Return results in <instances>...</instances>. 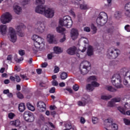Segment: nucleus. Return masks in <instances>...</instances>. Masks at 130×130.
<instances>
[{
    "mask_svg": "<svg viewBox=\"0 0 130 130\" xmlns=\"http://www.w3.org/2000/svg\"><path fill=\"white\" fill-rule=\"evenodd\" d=\"M80 42L84 43V47L80 46L79 50L80 52H85L86 47H87V54L88 56H92L94 54V48L91 45H89V41L88 39L85 37H81L80 39Z\"/></svg>",
    "mask_w": 130,
    "mask_h": 130,
    "instance_id": "obj_1",
    "label": "nucleus"
},
{
    "mask_svg": "<svg viewBox=\"0 0 130 130\" xmlns=\"http://www.w3.org/2000/svg\"><path fill=\"white\" fill-rule=\"evenodd\" d=\"M32 40L34 41V45L32 46V50L34 52H37L40 48H42L44 46V39L39 36L34 35L31 37Z\"/></svg>",
    "mask_w": 130,
    "mask_h": 130,
    "instance_id": "obj_2",
    "label": "nucleus"
},
{
    "mask_svg": "<svg viewBox=\"0 0 130 130\" xmlns=\"http://www.w3.org/2000/svg\"><path fill=\"white\" fill-rule=\"evenodd\" d=\"M108 16L105 12H101L98 15L96 20V24L98 27H102L107 23Z\"/></svg>",
    "mask_w": 130,
    "mask_h": 130,
    "instance_id": "obj_3",
    "label": "nucleus"
},
{
    "mask_svg": "<svg viewBox=\"0 0 130 130\" xmlns=\"http://www.w3.org/2000/svg\"><path fill=\"white\" fill-rule=\"evenodd\" d=\"M121 82H122V79L120 75L114 74L112 77L111 83L117 89L122 88L123 86L121 85Z\"/></svg>",
    "mask_w": 130,
    "mask_h": 130,
    "instance_id": "obj_4",
    "label": "nucleus"
},
{
    "mask_svg": "<svg viewBox=\"0 0 130 130\" xmlns=\"http://www.w3.org/2000/svg\"><path fill=\"white\" fill-rule=\"evenodd\" d=\"M59 25L64 26L67 28H71L73 25V21L70 16H65L59 19Z\"/></svg>",
    "mask_w": 130,
    "mask_h": 130,
    "instance_id": "obj_5",
    "label": "nucleus"
},
{
    "mask_svg": "<svg viewBox=\"0 0 130 130\" xmlns=\"http://www.w3.org/2000/svg\"><path fill=\"white\" fill-rule=\"evenodd\" d=\"M91 64L88 61H83L80 64V67L79 69V71L81 75L85 76V75H87L89 73V68Z\"/></svg>",
    "mask_w": 130,
    "mask_h": 130,
    "instance_id": "obj_6",
    "label": "nucleus"
},
{
    "mask_svg": "<svg viewBox=\"0 0 130 130\" xmlns=\"http://www.w3.org/2000/svg\"><path fill=\"white\" fill-rule=\"evenodd\" d=\"M120 51L113 47L109 48L107 51V56L109 58H116L119 55Z\"/></svg>",
    "mask_w": 130,
    "mask_h": 130,
    "instance_id": "obj_7",
    "label": "nucleus"
},
{
    "mask_svg": "<svg viewBox=\"0 0 130 130\" xmlns=\"http://www.w3.org/2000/svg\"><path fill=\"white\" fill-rule=\"evenodd\" d=\"M121 72L123 73L125 76L124 79L123 80V84L127 88L130 87V71H127V69L123 68L121 70Z\"/></svg>",
    "mask_w": 130,
    "mask_h": 130,
    "instance_id": "obj_8",
    "label": "nucleus"
},
{
    "mask_svg": "<svg viewBox=\"0 0 130 130\" xmlns=\"http://www.w3.org/2000/svg\"><path fill=\"white\" fill-rule=\"evenodd\" d=\"M34 30L37 33H43V32H44V31L45 30V25H44V21L38 20L36 23Z\"/></svg>",
    "mask_w": 130,
    "mask_h": 130,
    "instance_id": "obj_9",
    "label": "nucleus"
},
{
    "mask_svg": "<svg viewBox=\"0 0 130 130\" xmlns=\"http://www.w3.org/2000/svg\"><path fill=\"white\" fill-rule=\"evenodd\" d=\"M23 117L25 120H26V121H28V122H33V121H34L35 120V117H34L33 113L28 111H26L24 113Z\"/></svg>",
    "mask_w": 130,
    "mask_h": 130,
    "instance_id": "obj_10",
    "label": "nucleus"
},
{
    "mask_svg": "<svg viewBox=\"0 0 130 130\" xmlns=\"http://www.w3.org/2000/svg\"><path fill=\"white\" fill-rule=\"evenodd\" d=\"M0 20L2 24H7V23L11 22L12 15L9 12L6 13L2 16Z\"/></svg>",
    "mask_w": 130,
    "mask_h": 130,
    "instance_id": "obj_11",
    "label": "nucleus"
},
{
    "mask_svg": "<svg viewBox=\"0 0 130 130\" xmlns=\"http://www.w3.org/2000/svg\"><path fill=\"white\" fill-rule=\"evenodd\" d=\"M91 101V98L90 96L86 95L81 99V101H79L77 102L78 106L84 107L86 106L87 103H89Z\"/></svg>",
    "mask_w": 130,
    "mask_h": 130,
    "instance_id": "obj_12",
    "label": "nucleus"
},
{
    "mask_svg": "<svg viewBox=\"0 0 130 130\" xmlns=\"http://www.w3.org/2000/svg\"><path fill=\"white\" fill-rule=\"evenodd\" d=\"M25 29L26 26L23 23H20L16 27V30L18 32L19 36L20 37H24L25 36L24 30Z\"/></svg>",
    "mask_w": 130,
    "mask_h": 130,
    "instance_id": "obj_13",
    "label": "nucleus"
},
{
    "mask_svg": "<svg viewBox=\"0 0 130 130\" xmlns=\"http://www.w3.org/2000/svg\"><path fill=\"white\" fill-rule=\"evenodd\" d=\"M54 10L51 8H46L43 15L48 19H51L54 17Z\"/></svg>",
    "mask_w": 130,
    "mask_h": 130,
    "instance_id": "obj_14",
    "label": "nucleus"
},
{
    "mask_svg": "<svg viewBox=\"0 0 130 130\" xmlns=\"http://www.w3.org/2000/svg\"><path fill=\"white\" fill-rule=\"evenodd\" d=\"M9 38L10 39V41L15 43L16 41H17V34H16V31L15 29L12 27H10L9 30Z\"/></svg>",
    "mask_w": 130,
    "mask_h": 130,
    "instance_id": "obj_15",
    "label": "nucleus"
},
{
    "mask_svg": "<svg viewBox=\"0 0 130 130\" xmlns=\"http://www.w3.org/2000/svg\"><path fill=\"white\" fill-rule=\"evenodd\" d=\"M38 110L40 112H44L46 110V105L44 102L40 101L37 103Z\"/></svg>",
    "mask_w": 130,
    "mask_h": 130,
    "instance_id": "obj_16",
    "label": "nucleus"
},
{
    "mask_svg": "<svg viewBox=\"0 0 130 130\" xmlns=\"http://www.w3.org/2000/svg\"><path fill=\"white\" fill-rule=\"evenodd\" d=\"M54 35L52 34H49L47 35V41L50 44H52L54 43L55 44H56L57 43V41L54 39Z\"/></svg>",
    "mask_w": 130,
    "mask_h": 130,
    "instance_id": "obj_17",
    "label": "nucleus"
},
{
    "mask_svg": "<svg viewBox=\"0 0 130 130\" xmlns=\"http://www.w3.org/2000/svg\"><path fill=\"white\" fill-rule=\"evenodd\" d=\"M46 8L44 7L43 5H39L35 9L36 13L38 14H41V15H43L44 14V12L45 11V9Z\"/></svg>",
    "mask_w": 130,
    "mask_h": 130,
    "instance_id": "obj_18",
    "label": "nucleus"
},
{
    "mask_svg": "<svg viewBox=\"0 0 130 130\" xmlns=\"http://www.w3.org/2000/svg\"><path fill=\"white\" fill-rule=\"evenodd\" d=\"M112 120H113L111 118H109L105 120L104 121L106 123H110L111 124L110 126L112 129L117 130V128H118L117 124L112 123Z\"/></svg>",
    "mask_w": 130,
    "mask_h": 130,
    "instance_id": "obj_19",
    "label": "nucleus"
},
{
    "mask_svg": "<svg viewBox=\"0 0 130 130\" xmlns=\"http://www.w3.org/2000/svg\"><path fill=\"white\" fill-rule=\"evenodd\" d=\"M70 36L73 40H76L79 36V31L75 28L71 29Z\"/></svg>",
    "mask_w": 130,
    "mask_h": 130,
    "instance_id": "obj_20",
    "label": "nucleus"
},
{
    "mask_svg": "<svg viewBox=\"0 0 130 130\" xmlns=\"http://www.w3.org/2000/svg\"><path fill=\"white\" fill-rule=\"evenodd\" d=\"M124 15L126 18H130V2L126 3L124 6Z\"/></svg>",
    "mask_w": 130,
    "mask_h": 130,
    "instance_id": "obj_21",
    "label": "nucleus"
},
{
    "mask_svg": "<svg viewBox=\"0 0 130 130\" xmlns=\"http://www.w3.org/2000/svg\"><path fill=\"white\" fill-rule=\"evenodd\" d=\"M13 11L15 14L20 15L22 13V7L15 4L13 6Z\"/></svg>",
    "mask_w": 130,
    "mask_h": 130,
    "instance_id": "obj_22",
    "label": "nucleus"
},
{
    "mask_svg": "<svg viewBox=\"0 0 130 130\" xmlns=\"http://www.w3.org/2000/svg\"><path fill=\"white\" fill-rule=\"evenodd\" d=\"M67 52L70 55H74L77 53V48L76 47H70L67 50Z\"/></svg>",
    "mask_w": 130,
    "mask_h": 130,
    "instance_id": "obj_23",
    "label": "nucleus"
},
{
    "mask_svg": "<svg viewBox=\"0 0 130 130\" xmlns=\"http://www.w3.org/2000/svg\"><path fill=\"white\" fill-rule=\"evenodd\" d=\"M10 80L12 81V82H17V83H20L21 82V78L19 75L16 74L14 76H10Z\"/></svg>",
    "mask_w": 130,
    "mask_h": 130,
    "instance_id": "obj_24",
    "label": "nucleus"
},
{
    "mask_svg": "<svg viewBox=\"0 0 130 130\" xmlns=\"http://www.w3.org/2000/svg\"><path fill=\"white\" fill-rule=\"evenodd\" d=\"M0 30L2 35H5L8 32V27L6 25H1L0 26Z\"/></svg>",
    "mask_w": 130,
    "mask_h": 130,
    "instance_id": "obj_25",
    "label": "nucleus"
},
{
    "mask_svg": "<svg viewBox=\"0 0 130 130\" xmlns=\"http://www.w3.org/2000/svg\"><path fill=\"white\" fill-rule=\"evenodd\" d=\"M11 125H13L14 126H16V127L19 126L20 124H21V122L20 120H16L15 121H12L10 122Z\"/></svg>",
    "mask_w": 130,
    "mask_h": 130,
    "instance_id": "obj_26",
    "label": "nucleus"
},
{
    "mask_svg": "<svg viewBox=\"0 0 130 130\" xmlns=\"http://www.w3.org/2000/svg\"><path fill=\"white\" fill-rule=\"evenodd\" d=\"M56 31L58 33H61V34H63V33L66 32V29L63 27L58 26L56 28Z\"/></svg>",
    "mask_w": 130,
    "mask_h": 130,
    "instance_id": "obj_27",
    "label": "nucleus"
},
{
    "mask_svg": "<svg viewBox=\"0 0 130 130\" xmlns=\"http://www.w3.org/2000/svg\"><path fill=\"white\" fill-rule=\"evenodd\" d=\"M54 52L56 54H59V53H61L62 52V50L59 47H54Z\"/></svg>",
    "mask_w": 130,
    "mask_h": 130,
    "instance_id": "obj_28",
    "label": "nucleus"
},
{
    "mask_svg": "<svg viewBox=\"0 0 130 130\" xmlns=\"http://www.w3.org/2000/svg\"><path fill=\"white\" fill-rule=\"evenodd\" d=\"M112 98V95H106L103 94L101 95V99H102V100H109V99H111Z\"/></svg>",
    "mask_w": 130,
    "mask_h": 130,
    "instance_id": "obj_29",
    "label": "nucleus"
},
{
    "mask_svg": "<svg viewBox=\"0 0 130 130\" xmlns=\"http://www.w3.org/2000/svg\"><path fill=\"white\" fill-rule=\"evenodd\" d=\"M95 81H97V77L95 76H91L89 77L87 79V82H94Z\"/></svg>",
    "mask_w": 130,
    "mask_h": 130,
    "instance_id": "obj_30",
    "label": "nucleus"
},
{
    "mask_svg": "<svg viewBox=\"0 0 130 130\" xmlns=\"http://www.w3.org/2000/svg\"><path fill=\"white\" fill-rule=\"evenodd\" d=\"M86 88L87 90L90 91V92H92V91L94 90L95 89L91 83L87 84Z\"/></svg>",
    "mask_w": 130,
    "mask_h": 130,
    "instance_id": "obj_31",
    "label": "nucleus"
},
{
    "mask_svg": "<svg viewBox=\"0 0 130 130\" xmlns=\"http://www.w3.org/2000/svg\"><path fill=\"white\" fill-rule=\"evenodd\" d=\"M18 108L20 112H23V111H24L25 109H26L25 105L23 103H21L20 104H19Z\"/></svg>",
    "mask_w": 130,
    "mask_h": 130,
    "instance_id": "obj_32",
    "label": "nucleus"
},
{
    "mask_svg": "<svg viewBox=\"0 0 130 130\" xmlns=\"http://www.w3.org/2000/svg\"><path fill=\"white\" fill-rule=\"evenodd\" d=\"M60 78L61 80H66L68 78V73L67 72H62L60 75Z\"/></svg>",
    "mask_w": 130,
    "mask_h": 130,
    "instance_id": "obj_33",
    "label": "nucleus"
},
{
    "mask_svg": "<svg viewBox=\"0 0 130 130\" xmlns=\"http://www.w3.org/2000/svg\"><path fill=\"white\" fill-rule=\"evenodd\" d=\"M26 106L29 110H30L31 111H35V107L31 105L29 103L26 104Z\"/></svg>",
    "mask_w": 130,
    "mask_h": 130,
    "instance_id": "obj_34",
    "label": "nucleus"
},
{
    "mask_svg": "<svg viewBox=\"0 0 130 130\" xmlns=\"http://www.w3.org/2000/svg\"><path fill=\"white\" fill-rule=\"evenodd\" d=\"M114 17L116 19H119L121 18V12L120 11H116L114 13Z\"/></svg>",
    "mask_w": 130,
    "mask_h": 130,
    "instance_id": "obj_35",
    "label": "nucleus"
},
{
    "mask_svg": "<svg viewBox=\"0 0 130 130\" xmlns=\"http://www.w3.org/2000/svg\"><path fill=\"white\" fill-rule=\"evenodd\" d=\"M80 9H81V10H88L89 6H88L87 4L83 3L80 5Z\"/></svg>",
    "mask_w": 130,
    "mask_h": 130,
    "instance_id": "obj_36",
    "label": "nucleus"
},
{
    "mask_svg": "<svg viewBox=\"0 0 130 130\" xmlns=\"http://www.w3.org/2000/svg\"><path fill=\"white\" fill-rule=\"evenodd\" d=\"M105 88L106 89V90H108V91H109L110 92H115L116 91V89L112 87V86H111L108 85L106 86Z\"/></svg>",
    "mask_w": 130,
    "mask_h": 130,
    "instance_id": "obj_37",
    "label": "nucleus"
},
{
    "mask_svg": "<svg viewBox=\"0 0 130 130\" xmlns=\"http://www.w3.org/2000/svg\"><path fill=\"white\" fill-rule=\"evenodd\" d=\"M124 107L126 110L130 109V99L127 100L124 104Z\"/></svg>",
    "mask_w": 130,
    "mask_h": 130,
    "instance_id": "obj_38",
    "label": "nucleus"
},
{
    "mask_svg": "<svg viewBox=\"0 0 130 130\" xmlns=\"http://www.w3.org/2000/svg\"><path fill=\"white\" fill-rule=\"evenodd\" d=\"M117 109L118 110H119V111H120L121 113H122V114H124V115H125V108H123L122 107H118L117 108Z\"/></svg>",
    "mask_w": 130,
    "mask_h": 130,
    "instance_id": "obj_39",
    "label": "nucleus"
},
{
    "mask_svg": "<svg viewBox=\"0 0 130 130\" xmlns=\"http://www.w3.org/2000/svg\"><path fill=\"white\" fill-rule=\"evenodd\" d=\"M91 29L92 30V34H96L97 33V27L95 25L92 24L91 25Z\"/></svg>",
    "mask_w": 130,
    "mask_h": 130,
    "instance_id": "obj_40",
    "label": "nucleus"
},
{
    "mask_svg": "<svg viewBox=\"0 0 130 130\" xmlns=\"http://www.w3.org/2000/svg\"><path fill=\"white\" fill-rule=\"evenodd\" d=\"M60 1L61 3V6H68V4L69 3V1L68 0H59Z\"/></svg>",
    "mask_w": 130,
    "mask_h": 130,
    "instance_id": "obj_41",
    "label": "nucleus"
},
{
    "mask_svg": "<svg viewBox=\"0 0 130 130\" xmlns=\"http://www.w3.org/2000/svg\"><path fill=\"white\" fill-rule=\"evenodd\" d=\"M91 84L93 86V88H97L100 86V84L98 82H97L95 81H92L91 82Z\"/></svg>",
    "mask_w": 130,
    "mask_h": 130,
    "instance_id": "obj_42",
    "label": "nucleus"
},
{
    "mask_svg": "<svg viewBox=\"0 0 130 130\" xmlns=\"http://www.w3.org/2000/svg\"><path fill=\"white\" fill-rule=\"evenodd\" d=\"M107 105L109 107H114V106H115V103H114V102L112 101V100H111V101L108 103Z\"/></svg>",
    "mask_w": 130,
    "mask_h": 130,
    "instance_id": "obj_43",
    "label": "nucleus"
},
{
    "mask_svg": "<svg viewBox=\"0 0 130 130\" xmlns=\"http://www.w3.org/2000/svg\"><path fill=\"white\" fill-rule=\"evenodd\" d=\"M120 100H121L120 98H115L112 99V101H113L114 103L120 102Z\"/></svg>",
    "mask_w": 130,
    "mask_h": 130,
    "instance_id": "obj_44",
    "label": "nucleus"
},
{
    "mask_svg": "<svg viewBox=\"0 0 130 130\" xmlns=\"http://www.w3.org/2000/svg\"><path fill=\"white\" fill-rule=\"evenodd\" d=\"M18 56L17 55H15V57H14V59L15 60V61H16L17 62H20V61H22V60H23L24 58H23L22 57L20 58H18Z\"/></svg>",
    "mask_w": 130,
    "mask_h": 130,
    "instance_id": "obj_45",
    "label": "nucleus"
},
{
    "mask_svg": "<svg viewBox=\"0 0 130 130\" xmlns=\"http://www.w3.org/2000/svg\"><path fill=\"white\" fill-rule=\"evenodd\" d=\"M66 40L67 38L66 37V35L63 34L62 37L60 39L59 42H60V43H63Z\"/></svg>",
    "mask_w": 130,
    "mask_h": 130,
    "instance_id": "obj_46",
    "label": "nucleus"
},
{
    "mask_svg": "<svg viewBox=\"0 0 130 130\" xmlns=\"http://www.w3.org/2000/svg\"><path fill=\"white\" fill-rule=\"evenodd\" d=\"M45 3V0H36V4L37 5H44Z\"/></svg>",
    "mask_w": 130,
    "mask_h": 130,
    "instance_id": "obj_47",
    "label": "nucleus"
},
{
    "mask_svg": "<svg viewBox=\"0 0 130 130\" xmlns=\"http://www.w3.org/2000/svg\"><path fill=\"white\" fill-rule=\"evenodd\" d=\"M123 121L126 125H130V120H129L128 119L124 118Z\"/></svg>",
    "mask_w": 130,
    "mask_h": 130,
    "instance_id": "obj_48",
    "label": "nucleus"
},
{
    "mask_svg": "<svg viewBox=\"0 0 130 130\" xmlns=\"http://www.w3.org/2000/svg\"><path fill=\"white\" fill-rule=\"evenodd\" d=\"M92 121L94 124H95V123H97V122H98V121H99V120L98 119V118L97 117H93L92 118Z\"/></svg>",
    "mask_w": 130,
    "mask_h": 130,
    "instance_id": "obj_49",
    "label": "nucleus"
},
{
    "mask_svg": "<svg viewBox=\"0 0 130 130\" xmlns=\"http://www.w3.org/2000/svg\"><path fill=\"white\" fill-rule=\"evenodd\" d=\"M16 95L19 99H23L24 98V95L23 94L21 93V92H18V93H16Z\"/></svg>",
    "mask_w": 130,
    "mask_h": 130,
    "instance_id": "obj_50",
    "label": "nucleus"
},
{
    "mask_svg": "<svg viewBox=\"0 0 130 130\" xmlns=\"http://www.w3.org/2000/svg\"><path fill=\"white\" fill-rule=\"evenodd\" d=\"M15 116H16V115L13 113H10L8 114V117L10 119H13Z\"/></svg>",
    "mask_w": 130,
    "mask_h": 130,
    "instance_id": "obj_51",
    "label": "nucleus"
},
{
    "mask_svg": "<svg viewBox=\"0 0 130 130\" xmlns=\"http://www.w3.org/2000/svg\"><path fill=\"white\" fill-rule=\"evenodd\" d=\"M59 72V68L57 66H55L54 70V73L55 74H56L57 73H58Z\"/></svg>",
    "mask_w": 130,
    "mask_h": 130,
    "instance_id": "obj_52",
    "label": "nucleus"
},
{
    "mask_svg": "<svg viewBox=\"0 0 130 130\" xmlns=\"http://www.w3.org/2000/svg\"><path fill=\"white\" fill-rule=\"evenodd\" d=\"M124 29H125V30H126V31L127 32H130V26H129V25H125V27H124Z\"/></svg>",
    "mask_w": 130,
    "mask_h": 130,
    "instance_id": "obj_53",
    "label": "nucleus"
},
{
    "mask_svg": "<svg viewBox=\"0 0 130 130\" xmlns=\"http://www.w3.org/2000/svg\"><path fill=\"white\" fill-rule=\"evenodd\" d=\"M52 85L53 86H58V82H57V81L56 80H54L52 81Z\"/></svg>",
    "mask_w": 130,
    "mask_h": 130,
    "instance_id": "obj_54",
    "label": "nucleus"
},
{
    "mask_svg": "<svg viewBox=\"0 0 130 130\" xmlns=\"http://www.w3.org/2000/svg\"><path fill=\"white\" fill-rule=\"evenodd\" d=\"M73 88L74 91H78L79 90V85L76 84L73 86Z\"/></svg>",
    "mask_w": 130,
    "mask_h": 130,
    "instance_id": "obj_55",
    "label": "nucleus"
},
{
    "mask_svg": "<svg viewBox=\"0 0 130 130\" xmlns=\"http://www.w3.org/2000/svg\"><path fill=\"white\" fill-rule=\"evenodd\" d=\"M19 53L21 56H22V55H25V51L23 50H20L19 51Z\"/></svg>",
    "mask_w": 130,
    "mask_h": 130,
    "instance_id": "obj_56",
    "label": "nucleus"
},
{
    "mask_svg": "<svg viewBox=\"0 0 130 130\" xmlns=\"http://www.w3.org/2000/svg\"><path fill=\"white\" fill-rule=\"evenodd\" d=\"M20 77L21 78H22L23 79V80H26L27 81V80H29V79H28V78H27V76L25 75H20Z\"/></svg>",
    "mask_w": 130,
    "mask_h": 130,
    "instance_id": "obj_57",
    "label": "nucleus"
},
{
    "mask_svg": "<svg viewBox=\"0 0 130 130\" xmlns=\"http://www.w3.org/2000/svg\"><path fill=\"white\" fill-rule=\"evenodd\" d=\"M49 93H55V87H52L49 90Z\"/></svg>",
    "mask_w": 130,
    "mask_h": 130,
    "instance_id": "obj_58",
    "label": "nucleus"
},
{
    "mask_svg": "<svg viewBox=\"0 0 130 130\" xmlns=\"http://www.w3.org/2000/svg\"><path fill=\"white\" fill-rule=\"evenodd\" d=\"M84 31L85 32H90L91 31V29L89 27H85L84 28Z\"/></svg>",
    "mask_w": 130,
    "mask_h": 130,
    "instance_id": "obj_59",
    "label": "nucleus"
},
{
    "mask_svg": "<svg viewBox=\"0 0 130 130\" xmlns=\"http://www.w3.org/2000/svg\"><path fill=\"white\" fill-rule=\"evenodd\" d=\"M80 122L81 123H85V122H86V120H85V118L83 117H81L80 118Z\"/></svg>",
    "mask_w": 130,
    "mask_h": 130,
    "instance_id": "obj_60",
    "label": "nucleus"
},
{
    "mask_svg": "<svg viewBox=\"0 0 130 130\" xmlns=\"http://www.w3.org/2000/svg\"><path fill=\"white\" fill-rule=\"evenodd\" d=\"M37 73L38 75H41V73H42V69H37Z\"/></svg>",
    "mask_w": 130,
    "mask_h": 130,
    "instance_id": "obj_61",
    "label": "nucleus"
},
{
    "mask_svg": "<svg viewBox=\"0 0 130 130\" xmlns=\"http://www.w3.org/2000/svg\"><path fill=\"white\" fill-rule=\"evenodd\" d=\"M50 110H55V109H56V107L55 106H50Z\"/></svg>",
    "mask_w": 130,
    "mask_h": 130,
    "instance_id": "obj_62",
    "label": "nucleus"
},
{
    "mask_svg": "<svg viewBox=\"0 0 130 130\" xmlns=\"http://www.w3.org/2000/svg\"><path fill=\"white\" fill-rule=\"evenodd\" d=\"M12 59H13V56H12V55H9V56H8L7 60H12Z\"/></svg>",
    "mask_w": 130,
    "mask_h": 130,
    "instance_id": "obj_63",
    "label": "nucleus"
},
{
    "mask_svg": "<svg viewBox=\"0 0 130 130\" xmlns=\"http://www.w3.org/2000/svg\"><path fill=\"white\" fill-rule=\"evenodd\" d=\"M47 62H44L42 64V68H46L47 67Z\"/></svg>",
    "mask_w": 130,
    "mask_h": 130,
    "instance_id": "obj_64",
    "label": "nucleus"
}]
</instances>
